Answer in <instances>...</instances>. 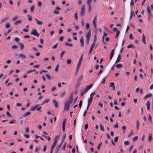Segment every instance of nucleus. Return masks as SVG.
Returning <instances> with one entry per match:
<instances>
[{
  "label": "nucleus",
  "instance_id": "obj_25",
  "mask_svg": "<svg viewBox=\"0 0 153 153\" xmlns=\"http://www.w3.org/2000/svg\"><path fill=\"white\" fill-rule=\"evenodd\" d=\"M19 45H20V47L21 48V50H23L24 48V44L22 42H19Z\"/></svg>",
  "mask_w": 153,
  "mask_h": 153
},
{
  "label": "nucleus",
  "instance_id": "obj_55",
  "mask_svg": "<svg viewBox=\"0 0 153 153\" xmlns=\"http://www.w3.org/2000/svg\"><path fill=\"white\" fill-rule=\"evenodd\" d=\"M46 76V78L49 80L51 79V77L50 76L47 74H46L45 75Z\"/></svg>",
  "mask_w": 153,
  "mask_h": 153
},
{
  "label": "nucleus",
  "instance_id": "obj_27",
  "mask_svg": "<svg viewBox=\"0 0 153 153\" xmlns=\"http://www.w3.org/2000/svg\"><path fill=\"white\" fill-rule=\"evenodd\" d=\"M10 25L9 22L7 23L5 25V27L6 28L8 29L10 27Z\"/></svg>",
  "mask_w": 153,
  "mask_h": 153
},
{
  "label": "nucleus",
  "instance_id": "obj_36",
  "mask_svg": "<svg viewBox=\"0 0 153 153\" xmlns=\"http://www.w3.org/2000/svg\"><path fill=\"white\" fill-rule=\"evenodd\" d=\"M12 48L13 49H17L18 48V46L16 45H13L12 46Z\"/></svg>",
  "mask_w": 153,
  "mask_h": 153
},
{
  "label": "nucleus",
  "instance_id": "obj_45",
  "mask_svg": "<svg viewBox=\"0 0 153 153\" xmlns=\"http://www.w3.org/2000/svg\"><path fill=\"white\" fill-rule=\"evenodd\" d=\"M8 19V18L7 17H6L5 18H4L3 19L1 20V22H4L6 21Z\"/></svg>",
  "mask_w": 153,
  "mask_h": 153
},
{
  "label": "nucleus",
  "instance_id": "obj_43",
  "mask_svg": "<svg viewBox=\"0 0 153 153\" xmlns=\"http://www.w3.org/2000/svg\"><path fill=\"white\" fill-rule=\"evenodd\" d=\"M59 66V65H57L56 66L55 68V70L56 72L58 71Z\"/></svg>",
  "mask_w": 153,
  "mask_h": 153
},
{
  "label": "nucleus",
  "instance_id": "obj_19",
  "mask_svg": "<svg viewBox=\"0 0 153 153\" xmlns=\"http://www.w3.org/2000/svg\"><path fill=\"white\" fill-rule=\"evenodd\" d=\"M110 87H112V90H114L115 89V86H114V82H111L110 83Z\"/></svg>",
  "mask_w": 153,
  "mask_h": 153
},
{
  "label": "nucleus",
  "instance_id": "obj_2",
  "mask_svg": "<svg viewBox=\"0 0 153 153\" xmlns=\"http://www.w3.org/2000/svg\"><path fill=\"white\" fill-rule=\"evenodd\" d=\"M93 86V85L91 84L87 86L85 88L82 87L80 91L81 95L82 96H83L86 93L88 90L90 89Z\"/></svg>",
  "mask_w": 153,
  "mask_h": 153
},
{
  "label": "nucleus",
  "instance_id": "obj_48",
  "mask_svg": "<svg viewBox=\"0 0 153 153\" xmlns=\"http://www.w3.org/2000/svg\"><path fill=\"white\" fill-rule=\"evenodd\" d=\"M66 121V119H64L63 121V122H62V126H65Z\"/></svg>",
  "mask_w": 153,
  "mask_h": 153
},
{
  "label": "nucleus",
  "instance_id": "obj_10",
  "mask_svg": "<svg viewBox=\"0 0 153 153\" xmlns=\"http://www.w3.org/2000/svg\"><path fill=\"white\" fill-rule=\"evenodd\" d=\"M93 96H90V98L88 100V106H87V110H88V109L89 107V106H90L91 104V103L92 102V100L93 98Z\"/></svg>",
  "mask_w": 153,
  "mask_h": 153
},
{
  "label": "nucleus",
  "instance_id": "obj_3",
  "mask_svg": "<svg viewBox=\"0 0 153 153\" xmlns=\"http://www.w3.org/2000/svg\"><path fill=\"white\" fill-rule=\"evenodd\" d=\"M150 9L153 10V4H152L151 5V8L149 5L147 6V11L148 14V19L149 21H150L151 18L152 16Z\"/></svg>",
  "mask_w": 153,
  "mask_h": 153
},
{
  "label": "nucleus",
  "instance_id": "obj_51",
  "mask_svg": "<svg viewBox=\"0 0 153 153\" xmlns=\"http://www.w3.org/2000/svg\"><path fill=\"white\" fill-rule=\"evenodd\" d=\"M83 59V55H82L79 59L78 62L82 63V61Z\"/></svg>",
  "mask_w": 153,
  "mask_h": 153
},
{
  "label": "nucleus",
  "instance_id": "obj_56",
  "mask_svg": "<svg viewBox=\"0 0 153 153\" xmlns=\"http://www.w3.org/2000/svg\"><path fill=\"white\" fill-rule=\"evenodd\" d=\"M71 63V60L70 59H68L67 61V63L68 64H70Z\"/></svg>",
  "mask_w": 153,
  "mask_h": 153
},
{
  "label": "nucleus",
  "instance_id": "obj_60",
  "mask_svg": "<svg viewBox=\"0 0 153 153\" xmlns=\"http://www.w3.org/2000/svg\"><path fill=\"white\" fill-rule=\"evenodd\" d=\"M18 18V17L17 16H15L13 17L12 19L13 21H14L16 20Z\"/></svg>",
  "mask_w": 153,
  "mask_h": 153
},
{
  "label": "nucleus",
  "instance_id": "obj_62",
  "mask_svg": "<svg viewBox=\"0 0 153 153\" xmlns=\"http://www.w3.org/2000/svg\"><path fill=\"white\" fill-rule=\"evenodd\" d=\"M134 4V0H131L130 3V5L131 6H133Z\"/></svg>",
  "mask_w": 153,
  "mask_h": 153
},
{
  "label": "nucleus",
  "instance_id": "obj_30",
  "mask_svg": "<svg viewBox=\"0 0 153 153\" xmlns=\"http://www.w3.org/2000/svg\"><path fill=\"white\" fill-rule=\"evenodd\" d=\"M66 144H67L66 142H65L64 143V145L63 146H62V150H64L65 149V147L66 146Z\"/></svg>",
  "mask_w": 153,
  "mask_h": 153
},
{
  "label": "nucleus",
  "instance_id": "obj_11",
  "mask_svg": "<svg viewBox=\"0 0 153 153\" xmlns=\"http://www.w3.org/2000/svg\"><path fill=\"white\" fill-rule=\"evenodd\" d=\"M97 17L94 16V19L92 21V23L94 25V26L95 28H97Z\"/></svg>",
  "mask_w": 153,
  "mask_h": 153
},
{
  "label": "nucleus",
  "instance_id": "obj_24",
  "mask_svg": "<svg viewBox=\"0 0 153 153\" xmlns=\"http://www.w3.org/2000/svg\"><path fill=\"white\" fill-rule=\"evenodd\" d=\"M53 102L54 104V106L55 107H58V103L55 100H53Z\"/></svg>",
  "mask_w": 153,
  "mask_h": 153
},
{
  "label": "nucleus",
  "instance_id": "obj_33",
  "mask_svg": "<svg viewBox=\"0 0 153 153\" xmlns=\"http://www.w3.org/2000/svg\"><path fill=\"white\" fill-rule=\"evenodd\" d=\"M27 19L29 21H31L32 20V17L30 15H27Z\"/></svg>",
  "mask_w": 153,
  "mask_h": 153
},
{
  "label": "nucleus",
  "instance_id": "obj_21",
  "mask_svg": "<svg viewBox=\"0 0 153 153\" xmlns=\"http://www.w3.org/2000/svg\"><path fill=\"white\" fill-rule=\"evenodd\" d=\"M22 20H18L15 22L14 23V25H17L21 23Z\"/></svg>",
  "mask_w": 153,
  "mask_h": 153
},
{
  "label": "nucleus",
  "instance_id": "obj_58",
  "mask_svg": "<svg viewBox=\"0 0 153 153\" xmlns=\"http://www.w3.org/2000/svg\"><path fill=\"white\" fill-rule=\"evenodd\" d=\"M30 114V112H27L25 114H24L23 116H27L29 115Z\"/></svg>",
  "mask_w": 153,
  "mask_h": 153
},
{
  "label": "nucleus",
  "instance_id": "obj_28",
  "mask_svg": "<svg viewBox=\"0 0 153 153\" xmlns=\"http://www.w3.org/2000/svg\"><path fill=\"white\" fill-rule=\"evenodd\" d=\"M152 134H149V137H148V140L149 141H151L152 140Z\"/></svg>",
  "mask_w": 153,
  "mask_h": 153
},
{
  "label": "nucleus",
  "instance_id": "obj_63",
  "mask_svg": "<svg viewBox=\"0 0 153 153\" xmlns=\"http://www.w3.org/2000/svg\"><path fill=\"white\" fill-rule=\"evenodd\" d=\"M148 119L149 120H150L151 121H152V117L150 114L149 115Z\"/></svg>",
  "mask_w": 153,
  "mask_h": 153
},
{
  "label": "nucleus",
  "instance_id": "obj_26",
  "mask_svg": "<svg viewBox=\"0 0 153 153\" xmlns=\"http://www.w3.org/2000/svg\"><path fill=\"white\" fill-rule=\"evenodd\" d=\"M9 79H7L5 82V83L7 85L10 86V85H13V83L10 82H8Z\"/></svg>",
  "mask_w": 153,
  "mask_h": 153
},
{
  "label": "nucleus",
  "instance_id": "obj_54",
  "mask_svg": "<svg viewBox=\"0 0 153 153\" xmlns=\"http://www.w3.org/2000/svg\"><path fill=\"white\" fill-rule=\"evenodd\" d=\"M114 128H118V125L117 123H116L115 125L113 127Z\"/></svg>",
  "mask_w": 153,
  "mask_h": 153
},
{
  "label": "nucleus",
  "instance_id": "obj_59",
  "mask_svg": "<svg viewBox=\"0 0 153 153\" xmlns=\"http://www.w3.org/2000/svg\"><path fill=\"white\" fill-rule=\"evenodd\" d=\"M15 120H12L10 121L9 122V123L10 124H13L15 123Z\"/></svg>",
  "mask_w": 153,
  "mask_h": 153
},
{
  "label": "nucleus",
  "instance_id": "obj_8",
  "mask_svg": "<svg viewBox=\"0 0 153 153\" xmlns=\"http://www.w3.org/2000/svg\"><path fill=\"white\" fill-rule=\"evenodd\" d=\"M85 5H83L82 6L81 10H80V15L82 16H83L84 15L85 13Z\"/></svg>",
  "mask_w": 153,
  "mask_h": 153
},
{
  "label": "nucleus",
  "instance_id": "obj_42",
  "mask_svg": "<svg viewBox=\"0 0 153 153\" xmlns=\"http://www.w3.org/2000/svg\"><path fill=\"white\" fill-rule=\"evenodd\" d=\"M19 57L21 58H25L26 57V56L25 55L23 54H20L19 55Z\"/></svg>",
  "mask_w": 153,
  "mask_h": 153
},
{
  "label": "nucleus",
  "instance_id": "obj_13",
  "mask_svg": "<svg viewBox=\"0 0 153 153\" xmlns=\"http://www.w3.org/2000/svg\"><path fill=\"white\" fill-rule=\"evenodd\" d=\"M80 45L82 46V47H84V39L83 37H81L80 39Z\"/></svg>",
  "mask_w": 153,
  "mask_h": 153
},
{
  "label": "nucleus",
  "instance_id": "obj_23",
  "mask_svg": "<svg viewBox=\"0 0 153 153\" xmlns=\"http://www.w3.org/2000/svg\"><path fill=\"white\" fill-rule=\"evenodd\" d=\"M121 58V56L120 55H119L117 57V58L115 62V63H117L120 61Z\"/></svg>",
  "mask_w": 153,
  "mask_h": 153
},
{
  "label": "nucleus",
  "instance_id": "obj_38",
  "mask_svg": "<svg viewBox=\"0 0 153 153\" xmlns=\"http://www.w3.org/2000/svg\"><path fill=\"white\" fill-rule=\"evenodd\" d=\"M36 70L35 69H31V70H30L29 71H28L27 72V74L30 73L31 72H32L33 71H36Z\"/></svg>",
  "mask_w": 153,
  "mask_h": 153
},
{
  "label": "nucleus",
  "instance_id": "obj_35",
  "mask_svg": "<svg viewBox=\"0 0 153 153\" xmlns=\"http://www.w3.org/2000/svg\"><path fill=\"white\" fill-rule=\"evenodd\" d=\"M90 25L88 23H86V29L87 30L89 29Z\"/></svg>",
  "mask_w": 153,
  "mask_h": 153
},
{
  "label": "nucleus",
  "instance_id": "obj_52",
  "mask_svg": "<svg viewBox=\"0 0 153 153\" xmlns=\"http://www.w3.org/2000/svg\"><path fill=\"white\" fill-rule=\"evenodd\" d=\"M149 48L150 51H152L153 49L152 46V44H150L149 45Z\"/></svg>",
  "mask_w": 153,
  "mask_h": 153
},
{
  "label": "nucleus",
  "instance_id": "obj_41",
  "mask_svg": "<svg viewBox=\"0 0 153 153\" xmlns=\"http://www.w3.org/2000/svg\"><path fill=\"white\" fill-rule=\"evenodd\" d=\"M120 31H119L117 30V31L116 35L115 36L116 38H117L118 37V36L120 34Z\"/></svg>",
  "mask_w": 153,
  "mask_h": 153
},
{
  "label": "nucleus",
  "instance_id": "obj_20",
  "mask_svg": "<svg viewBox=\"0 0 153 153\" xmlns=\"http://www.w3.org/2000/svg\"><path fill=\"white\" fill-rule=\"evenodd\" d=\"M150 102L149 101H147L146 104V105L148 110H149L150 109Z\"/></svg>",
  "mask_w": 153,
  "mask_h": 153
},
{
  "label": "nucleus",
  "instance_id": "obj_39",
  "mask_svg": "<svg viewBox=\"0 0 153 153\" xmlns=\"http://www.w3.org/2000/svg\"><path fill=\"white\" fill-rule=\"evenodd\" d=\"M134 45H132V44H129L128 45V46H127V48H132L134 47Z\"/></svg>",
  "mask_w": 153,
  "mask_h": 153
},
{
  "label": "nucleus",
  "instance_id": "obj_22",
  "mask_svg": "<svg viewBox=\"0 0 153 153\" xmlns=\"http://www.w3.org/2000/svg\"><path fill=\"white\" fill-rule=\"evenodd\" d=\"M65 44L66 46L69 47H72L73 46V44L72 43H69L67 42H65Z\"/></svg>",
  "mask_w": 153,
  "mask_h": 153
},
{
  "label": "nucleus",
  "instance_id": "obj_31",
  "mask_svg": "<svg viewBox=\"0 0 153 153\" xmlns=\"http://www.w3.org/2000/svg\"><path fill=\"white\" fill-rule=\"evenodd\" d=\"M100 126L101 130L102 131H104L105 129L103 125L102 124H100Z\"/></svg>",
  "mask_w": 153,
  "mask_h": 153
},
{
  "label": "nucleus",
  "instance_id": "obj_46",
  "mask_svg": "<svg viewBox=\"0 0 153 153\" xmlns=\"http://www.w3.org/2000/svg\"><path fill=\"white\" fill-rule=\"evenodd\" d=\"M78 98V97H76L74 99V101H73V104L74 105H75V103H76V101H77V100Z\"/></svg>",
  "mask_w": 153,
  "mask_h": 153
},
{
  "label": "nucleus",
  "instance_id": "obj_29",
  "mask_svg": "<svg viewBox=\"0 0 153 153\" xmlns=\"http://www.w3.org/2000/svg\"><path fill=\"white\" fill-rule=\"evenodd\" d=\"M34 8H35L34 6L33 5H32L30 7V11H31V12H32L34 10Z\"/></svg>",
  "mask_w": 153,
  "mask_h": 153
},
{
  "label": "nucleus",
  "instance_id": "obj_64",
  "mask_svg": "<svg viewBox=\"0 0 153 153\" xmlns=\"http://www.w3.org/2000/svg\"><path fill=\"white\" fill-rule=\"evenodd\" d=\"M149 59L152 61L153 60V55L152 54H150Z\"/></svg>",
  "mask_w": 153,
  "mask_h": 153
},
{
  "label": "nucleus",
  "instance_id": "obj_14",
  "mask_svg": "<svg viewBox=\"0 0 153 153\" xmlns=\"http://www.w3.org/2000/svg\"><path fill=\"white\" fill-rule=\"evenodd\" d=\"M34 19L36 21V22L38 25H42V22L39 20L38 19H36V18H34Z\"/></svg>",
  "mask_w": 153,
  "mask_h": 153
},
{
  "label": "nucleus",
  "instance_id": "obj_5",
  "mask_svg": "<svg viewBox=\"0 0 153 153\" xmlns=\"http://www.w3.org/2000/svg\"><path fill=\"white\" fill-rule=\"evenodd\" d=\"M30 34L38 37L39 36V34L37 32L36 30L34 29L32 30L30 32Z\"/></svg>",
  "mask_w": 153,
  "mask_h": 153
},
{
  "label": "nucleus",
  "instance_id": "obj_15",
  "mask_svg": "<svg viewBox=\"0 0 153 153\" xmlns=\"http://www.w3.org/2000/svg\"><path fill=\"white\" fill-rule=\"evenodd\" d=\"M81 63L78 62V63L77 65V68L76 70V71L78 72L79 71V69L80 68Z\"/></svg>",
  "mask_w": 153,
  "mask_h": 153
},
{
  "label": "nucleus",
  "instance_id": "obj_12",
  "mask_svg": "<svg viewBox=\"0 0 153 153\" xmlns=\"http://www.w3.org/2000/svg\"><path fill=\"white\" fill-rule=\"evenodd\" d=\"M91 30H90L87 33L86 35V39H90L91 37Z\"/></svg>",
  "mask_w": 153,
  "mask_h": 153
},
{
  "label": "nucleus",
  "instance_id": "obj_50",
  "mask_svg": "<svg viewBox=\"0 0 153 153\" xmlns=\"http://www.w3.org/2000/svg\"><path fill=\"white\" fill-rule=\"evenodd\" d=\"M43 137H45L47 139V140L48 141H50L51 139V138L49 137H47L45 135H43Z\"/></svg>",
  "mask_w": 153,
  "mask_h": 153
},
{
  "label": "nucleus",
  "instance_id": "obj_4",
  "mask_svg": "<svg viewBox=\"0 0 153 153\" xmlns=\"http://www.w3.org/2000/svg\"><path fill=\"white\" fill-rule=\"evenodd\" d=\"M42 107L39 106V105H36L35 106H32L31 107V111H34L36 109L37 111H39L41 108Z\"/></svg>",
  "mask_w": 153,
  "mask_h": 153
},
{
  "label": "nucleus",
  "instance_id": "obj_53",
  "mask_svg": "<svg viewBox=\"0 0 153 153\" xmlns=\"http://www.w3.org/2000/svg\"><path fill=\"white\" fill-rule=\"evenodd\" d=\"M135 16L134 12L133 11H131V13L130 18H131L133 16Z\"/></svg>",
  "mask_w": 153,
  "mask_h": 153
},
{
  "label": "nucleus",
  "instance_id": "obj_57",
  "mask_svg": "<svg viewBox=\"0 0 153 153\" xmlns=\"http://www.w3.org/2000/svg\"><path fill=\"white\" fill-rule=\"evenodd\" d=\"M37 6L38 7H41L42 6V3L41 1H39L37 4Z\"/></svg>",
  "mask_w": 153,
  "mask_h": 153
},
{
  "label": "nucleus",
  "instance_id": "obj_16",
  "mask_svg": "<svg viewBox=\"0 0 153 153\" xmlns=\"http://www.w3.org/2000/svg\"><path fill=\"white\" fill-rule=\"evenodd\" d=\"M60 8L57 7H56L55 11L53 12V13L55 14H57L59 13V12L58 10H60Z\"/></svg>",
  "mask_w": 153,
  "mask_h": 153
},
{
  "label": "nucleus",
  "instance_id": "obj_47",
  "mask_svg": "<svg viewBox=\"0 0 153 153\" xmlns=\"http://www.w3.org/2000/svg\"><path fill=\"white\" fill-rule=\"evenodd\" d=\"M49 99H47L45 101H44L42 103V104L43 105L45 104L46 103H48L49 101Z\"/></svg>",
  "mask_w": 153,
  "mask_h": 153
},
{
  "label": "nucleus",
  "instance_id": "obj_17",
  "mask_svg": "<svg viewBox=\"0 0 153 153\" xmlns=\"http://www.w3.org/2000/svg\"><path fill=\"white\" fill-rule=\"evenodd\" d=\"M114 49H113L111 51V53H110V60H111L112 59V58L113 57L114 54Z\"/></svg>",
  "mask_w": 153,
  "mask_h": 153
},
{
  "label": "nucleus",
  "instance_id": "obj_34",
  "mask_svg": "<svg viewBox=\"0 0 153 153\" xmlns=\"http://www.w3.org/2000/svg\"><path fill=\"white\" fill-rule=\"evenodd\" d=\"M115 66L117 68H120L123 67L122 65L120 64H117Z\"/></svg>",
  "mask_w": 153,
  "mask_h": 153
},
{
  "label": "nucleus",
  "instance_id": "obj_49",
  "mask_svg": "<svg viewBox=\"0 0 153 153\" xmlns=\"http://www.w3.org/2000/svg\"><path fill=\"white\" fill-rule=\"evenodd\" d=\"M124 143L126 145H128L130 144V142L128 141H124Z\"/></svg>",
  "mask_w": 153,
  "mask_h": 153
},
{
  "label": "nucleus",
  "instance_id": "obj_1",
  "mask_svg": "<svg viewBox=\"0 0 153 153\" xmlns=\"http://www.w3.org/2000/svg\"><path fill=\"white\" fill-rule=\"evenodd\" d=\"M73 101V96H70V98L67 100L64 105V110L68 111L70 106V105L72 103Z\"/></svg>",
  "mask_w": 153,
  "mask_h": 153
},
{
  "label": "nucleus",
  "instance_id": "obj_18",
  "mask_svg": "<svg viewBox=\"0 0 153 153\" xmlns=\"http://www.w3.org/2000/svg\"><path fill=\"white\" fill-rule=\"evenodd\" d=\"M142 41L144 44H146V37L144 34L143 35Z\"/></svg>",
  "mask_w": 153,
  "mask_h": 153
},
{
  "label": "nucleus",
  "instance_id": "obj_7",
  "mask_svg": "<svg viewBox=\"0 0 153 153\" xmlns=\"http://www.w3.org/2000/svg\"><path fill=\"white\" fill-rule=\"evenodd\" d=\"M59 137V136H57L54 139V142L53 143V144L51 146V147H52V148H54L55 147L56 144L57 143V141H58V138Z\"/></svg>",
  "mask_w": 153,
  "mask_h": 153
},
{
  "label": "nucleus",
  "instance_id": "obj_37",
  "mask_svg": "<svg viewBox=\"0 0 153 153\" xmlns=\"http://www.w3.org/2000/svg\"><path fill=\"white\" fill-rule=\"evenodd\" d=\"M74 18L76 20H77L78 19L77 13L76 12L75 13L74 15Z\"/></svg>",
  "mask_w": 153,
  "mask_h": 153
},
{
  "label": "nucleus",
  "instance_id": "obj_61",
  "mask_svg": "<svg viewBox=\"0 0 153 153\" xmlns=\"http://www.w3.org/2000/svg\"><path fill=\"white\" fill-rule=\"evenodd\" d=\"M57 44H56L52 46V48L53 49H56L57 48Z\"/></svg>",
  "mask_w": 153,
  "mask_h": 153
},
{
  "label": "nucleus",
  "instance_id": "obj_9",
  "mask_svg": "<svg viewBox=\"0 0 153 153\" xmlns=\"http://www.w3.org/2000/svg\"><path fill=\"white\" fill-rule=\"evenodd\" d=\"M63 142V140H62V141L60 142L59 144H58L57 145V146H56V151H55L56 153H58L59 149L60 148V146H61V145H62Z\"/></svg>",
  "mask_w": 153,
  "mask_h": 153
},
{
  "label": "nucleus",
  "instance_id": "obj_32",
  "mask_svg": "<svg viewBox=\"0 0 153 153\" xmlns=\"http://www.w3.org/2000/svg\"><path fill=\"white\" fill-rule=\"evenodd\" d=\"M136 126L137 129L138 130L140 127L139 122L138 120L137 121L136 123Z\"/></svg>",
  "mask_w": 153,
  "mask_h": 153
},
{
  "label": "nucleus",
  "instance_id": "obj_40",
  "mask_svg": "<svg viewBox=\"0 0 153 153\" xmlns=\"http://www.w3.org/2000/svg\"><path fill=\"white\" fill-rule=\"evenodd\" d=\"M65 53V51H63L60 54V59H62V57H63V56Z\"/></svg>",
  "mask_w": 153,
  "mask_h": 153
},
{
  "label": "nucleus",
  "instance_id": "obj_6",
  "mask_svg": "<svg viewBox=\"0 0 153 153\" xmlns=\"http://www.w3.org/2000/svg\"><path fill=\"white\" fill-rule=\"evenodd\" d=\"M92 0H87V4L88 7V10L89 12H90L91 11V4L92 2Z\"/></svg>",
  "mask_w": 153,
  "mask_h": 153
},
{
  "label": "nucleus",
  "instance_id": "obj_44",
  "mask_svg": "<svg viewBox=\"0 0 153 153\" xmlns=\"http://www.w3.org/2000/svg\"><path fill=\"white\" fill-rule=\"evenodd\" d=\"M94 40L93 42L96 43V42L97 41V34H95L94 36Z\"/></svg>",
  "mask_w": 153,
  "mask_h": 153
}]
</instances>
